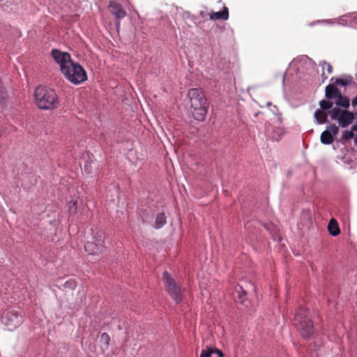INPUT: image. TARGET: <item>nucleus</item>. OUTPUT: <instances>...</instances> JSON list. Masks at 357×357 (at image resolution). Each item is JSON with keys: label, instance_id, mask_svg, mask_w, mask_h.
I'll return each instance as SVG.
<instances>
[{"label": "nucleus", "instance_id": "f257e3e1", "mask_svg": "<svg viewBox=\"0 0 357 357\" xmlns=\"http://www.w3.org/2000/svg\"><path fill=\"white\" fill-rule=\"evenodd\" d=\"M51 55L59 65L63 76L69 82L74 84H79L87 79L85 70L79 63L72 60L70 54L54 49L51 52Z\"/></svg>", "mask_w": 357, "mask_h": 357}, {"label": "nucleus", "instance_id": "f03ea898", "mask_svg": "<svg viewBox=\"0 0 357 357\" xmlns=\"http://www.w3.org/2000/svg\"><path fill=\"white\" fill-rule=\"evenodd\" d=\"M188 98V110L193 118L199 121L205 120L209 102L201 89L192 88L188 90L187 94Z\"/></svg>", "mask_w": 357, "mask_h": 357}, {"label": "nucleus", "instance_id": "7ed1b4c3", "mask_svg": "<svg viewBox=\"0 0 357 357\" xmlns=\"http://www.w3.org/2000/svg\"><path fill=\"white\" fill-rule=\"evenodd\" d=\"M34 97L36 105L42 109H54L59 105V98L54 90L45 86L37 87Z\"/></svg>", "mask_w": 357, "mask_h": 357}, {"label": "nucleus", "instance_id": "20e7f679", "mask_svg": "<svg viewBox=\"0 0 357 357\" xmlns=\"http://www.w3.org/2000/svg\"><path fill=\"white\" fill-rule=\"evenodd\" d=\"M104 238V231L99 230L93 233L92 236L84 245L85 251L89 255H98L103 252L105 250Z\"/></svg>", "mask_w": 357, "mask_h": 357}, {"label": "nucleus", "instance_id": "39448f33", "mask_svg": "<svg viewBox=\"0 0 357 357\" xmlns=\"http://www.w3.org/2000/svg\"><path fill=\"white\" fill-rule=\"evenodd\" d=\"M328 113L331 120L336 121L341 128H347L355 119L354 113L337 107L332 108Z\"/></svg>", "mask_w": 357, "mask_h": 357}, {"label": "nucleus", "instance_id": "423d86ee", "mask_svg": "<svg viewBox=\"0 0 357 357\" xmlns=\"http://www.w3.org/2000/svg\"><path fill=\"white\" fill-rule=\"evenodd\" d=\"M162 279L166 291L176 302V303H180L183 299L182 292L180 287L178 285L175 280L167 271L163 272Z\"/></svg>", "mask_w": 357, "mask_h": 357}, {"label": "nucleus", "instance_id": "0eeeda50", "mask_svg": "<svg viewBox=\"0 0 357 357\" xmlns=\"http://www.w3.org/2000/svg\"><path fill=\"white\" fill-rule=\"evenodd\" d=\"M296 319L298 321V329L301 335L305 338L310 337L314 334V327L307 312L299 310L296 314Z\"/></svg>", "mask_w": 357, "mask_h": 357}, {"label": "nucleus", "instance_id": "6e6552de", "mask_svg": "<svg viewBox=\"0 0 357 357\" xmlns=\"http://www.w3.org/2000/svg\"><path fill=\"white\" fill-rule=\"evenodd\" d=\"M2 321L8 331H13L22 323V317L17 311L9 310L3 317Z\"/></svg>", "mask_w": 357, "mask_h": 357}, {"label": "nucleus", "instance_id": "1a4fd4ad", "mask_svg": "<svg viewBox=\"0 0 357 357\" xmlns=\"http://www.w3.org/2000/svg\"><path fill=\"white\" fill-rule=\"evenodd\" d=\"M339 132V127L335 124H331L327 127L320 136V141L323 144H331L334 141V136Z\"/></svg>", "mask_w": 357, "mask_h": 357}, {"label": "nucleus", "instance_id": "9d476101", "mask_svg": "<svg viewBox=\"0 0 357 357\" xmlns=\"http://www.w3.org/2000/svg\"><path fill=\"white\" fill-rule=\"evenodd\" d=\"M109 9L110 13L114 15L115 19L118 20V22H116V26L119 27L120 26L119 20L126 16V11L123 9L122 5L116 1H110Z\"/></svg>", "mask_w": 357, "mask_h": 357}, {"label": "nucleus", "instance_id": "9b49d317", "mask_svg": "<svg viewBox=\"0 0 357 357\" xmlns=\"http://www.w3.org/2000/svg\"><path fill=\"white\" fill-rule=\"evenodd\" d=\"M328 116H330L328 112L321 109H317L314 114V117L317 124L327 123Z\"/></svg>", "mask_w": 357, "mask_h": 357}, {"label": "nucleus", "instance_id": "f8f14e48", "mask_svg": "<svg viewBox=\"0 0 357 357\" xmlns=\"http://www.w3.org/2000/svg\"><path fill=\"white\" fill-rule=\"evenodd\" d=\"M223 356L224 354L220 350L216 348L206 347L202 351L200 357H223Z\"/></svg>", "mask_w": 357, "mask_h": 357}, {"label": "nucleus", "instance_id": "ddd939ff", "mask_svg": "<svg viewBox=\"0 0 357 357\" xmlns=\"http://www.w3.org/2000/svg\"><path fill=\"white\" fill-rule=\"evenodd\" d=\"M341 92L334 84H328L325 89V96L328 99L336 98Z\"/></svg>", "mask_w": 357, "mask_h": 357}, {"label": "nucleus", "instance_id": "4468645a", "mask_svg": "<svg viewBox=\"0 0 357 357\" xmlns=\"http://www.w3.org/2000/svg\"><path fill=\"white\" fill-rule=\"evenodd\" d=\"M337 100L335 102V106L340 107L342 109H347L350 106V101L347 96H343L340 93V96H338Z\"/></svg>", "mask_w": 357, "mask_h": 357}, {"label": "nucleus", "instance_id": "2eb2a0df", "mask_svg": "<svg viewBox=\"0 0 357 357\" xmlns=\"http://www.w3.org/2000/svg\"><path fill=\"white\" fill-rule=\"evenodd\" d=\"M229 17V10L227 7H224L222 11L215 12L210 14V19L211 20H227Z\"/></svg>", "mask_w": 357, "mask_h": 357}, {"label": "nucleus", "instance_id": "dca6fc26", "mask_svg": "<svg viewBox=\"0 0 357 357\" xmlns=\"http://www.w3.org/2000/svg\"><path fill=\"white\" fill-rule=\"evenodd\" d=\"M328 230L331 235L333 236H337L340 232V228L337 221L335 219H331L328 225Z\"/></svg>", "mask_w": 357, "mask_h": 357}, {"label": "nucleus", "instance_id": "f3484780", "mask_svg": "<svg viewBox=\"0 0 357 357\" xmlns=\"http://www.w3.org/2000/svg\"><path fill=\"white\" fill-rule=\"evenodd\" d=\"M353 82V78L350 75H344L340 78L335 79V84L340 86H349Z\"/></svg>", "mask_w": 357, "mask_h": 357}, {"label": "nucleus", "instance_id": "a211bd4d", "mask_svg": "<svg viewBox=\"0 0 357 357\" xmlns=\"http://www.w3.org/2000/svg\"><path fill=\"white\" fill-rule=\"evenodd\" d=\"M166 224V216L164 213H161L157 215L155 222L154 227L155 229H160Z\"/></svg>", "mask_w": 357, "mask_h": 357}, {"label": "nucleus", "instance_id": "6ab92c4d", "mask_svg": "<svg viewBox=\"0 0 357 357\" xmlns=\"http://www.w3.org/2000/svg\"><path fill=\"white\" fill-rule=\"evenodd\" d=\"M319 106L321 109L329 112L333 107V102L326 100H322L319 102Z\"/></svg>", "mask_w": 357, "mask_h": 357}, {"label": "nucleus", "instance_id": "aec40b11", "mask_svg": "<svg viewBox=\"0 0 357 357\" xmlns=\"http://www.w3.org/2000/svg\"><path fill=\"white\" fill-rule=\"evenodd\" d=\"M354 131L355 130H352V128H351L350 130H344L342 132V135L341 137V142L342 143H344L345 142L351 139L354 136Z\"/></svg>", "mask_w": 357, "mask_h": 357}, {"label": "nucleus", "instance_id": "412c9836", "mask_svg": "<svg viewBox=\"0 0 357 357\" xmlns=\"http://www.w3.org/2000/svg\"><path fill=\"white\" fill-rule=\"evenodd\" d=\"M100 342L105 345V348L107 349L110 342L109 335L107 333H102L100 336Z\"/></svg>", "mask_w": 357, "mask_h": 357}, {"label": "nucleus", "instance_id": "4be33fe9", "mask_svg": "<svg viewBox=\"0 0 357 357\" xmlns=\"http://www.w3.org/2000/svg\"><path fill=\"white\" fill-rule=\"evenodd\" d=\"M76 286H77V282L73 279L68 280L63 284L64 288L70 289H74L76 287Z\"/></svg>", "mask_w": 357, "mask_h": 357}, {"label": "nucleus", "instance_id": "5701e85b", "mask_svg": "<svg viewBox=\"0 0 357 357\" xmlns=\"http://www.w3.org/2000/svg\"><path fill=\"white\" fill-rule=\"evenodd\" d=\"M69 212L70 213H75L77 210V200L71 199L68 204Z\"/></svg>", "mask_w": 357, "mask_h": 357}, {"label": "nucleus", "instance_id": "b1692460", "mask_svg": "<svg viewBox=\"0 0 357 357\" xmlns=\"http://www.w3.org/2000/svg\"><path fill=\"white\" fill-rule=\"evenodd\" d=\"M321 66L323 68V70H326L328 74H331L333 73V67L329 63L324 61L322 63H321Z\"/></svg>", "mask_w": 357, "mask_h": 357}, {"label": "nucleus", "instance_id": "393cba45", "mask_svg": "<svg viewBox=\"0 0 357 357\" xmlns=\"http://www.w3.org/2000/svg\"><path fill=\"white\" fill-rule=\"evenodd\" d=\"M353 107H357V95L351 100Z\"/></svg>", "mask_w": 357, "mask_h": 357}, {"label": "nucleus", "instance_id": "a878e982", "mask_svg": "<svg viewBox=\"0 0 357 357\" xmlns=\"http://www.w3.org/2000/svg\"><path fill=\"white\" fill-rule=\"evenodd\" d=\"M352 130H355L356 132V136L354 139V143L357 145V124L352 126Z\"/></svg>", "mask_w": 357, "mask_h": 357}, {"label": "nucleus", "instance_id": "bb28decb", "mask_svg": "<svg viewBox=\"0 0 357 357\" xmlns=\"http://www.w3.org/2000/svg\"><path fill=\"white\" fill-rule=\"evenodd\" d=\"M321 77L324 78V79H326L328 78L327 76H325L324 73H322Z\"/></svg>", "mask_w": 357, "mask_h": 357}, {"label": "nucleus", "instance_id": "cd10ccee", "mask_svg": "<svg viewBox=\"0 0 357 357\" xmlns=\"http://www.w3.org/2000/svg\"><path fill=\"white\" fill-rule=\"evenodd\" d=\"M355 114V116H356V118H357V113H356V114Z\"/></svg>", "mask_w": 357, "mask_h": 357}]
</instances>
